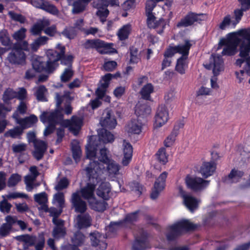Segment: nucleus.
Wrapping results in <instances>:
<instances>
[{
    "label": "nucleus",
    "mask_w": 250,
    "mask_h": 250,
    "mask_svg": "<svg viewBox=\"0 0 250 250\" xmlns=\"http://www.w3.org/2000/svg\"><path fill=\"white\" fill-rule=\"evenodd\" d=\"M95 146H97L96 144ZM100 152L98 154L94 152L95 147H92L90 151L87 153L86 157L90 160V162L86 167L91 168L94 173L99 170L102 171L99 175V179L102 181L104 172L107 171L109 175H116L119 174L120 166L109 156V152L107 149H102L101 146H97Z\"/></svg>",
    "instance_id": "obj_1"
},
{
    "label": "nucleus",
    "mask_w": 250,
    "mask_h": 250,
    "mask_svg": "<svg viewBox=\"0 0 250 250\" xmlns=\"http://www.w3.org/2000/svg\"><path fill=\"white\" fill-rule=\"evenodd\" d=\"M189 220H181L167 228L166 237L169 242H174L180 236L189 232L195 230L198 225L188 221Z\"/></svg>",
    "instance_id": "obj_2"
},
{
    "label": "nucleus",
    "mask_w": 250,
    "mask_h": 250,
    "mask_svg": "<svg viewBox=\"0 0 250 250\" xmlns=\"http://www.w3.org/2000/svg\"><path fill=\"white\" fill-rule=\"evenodd\" d=\"M85 170L88 178L89 182L85 187L81 188V190L78 191L81 194L82 197L87 200L89 203V201L93 200L95 198L94 191L95 187L96 185L101 181L99 179V176L101 175L102 171L99 170L95 174L92 172L91 168L87 167H85Z\"/></svg>",
    "instance_id": "obj_3"
},
{
    "label": "nucleus",
    "mask_w": 250,
    "mask_h": 250,
    "mask_svg": "<svg viewBox=\"0 0 250 250\" xmlns=\"http://www.w3.org/2000/svg\"><path fill=\"white\" fill-rule=\"evenodd\" d=\"M62 118L61 112L58 110L53 112H43L40 116V120L43 123L48 124L44 130V135L47 136L53 133L56 125L62 119Z\"/></svg>",
    "instance_id": "obj_4"
},
{
    "label": "nucleus",
    "mask_w": 250,
    "mask_h": 250,
    "mask_svg": "<svg viewBox=\"0 0 250 250\" xmlns=\"http://www.w3.org/2000/svg\"><path fill=\"white\" fill-rule=\"evenodd\" d=\"M99 139L95 140L92 142V144H89L86 146V155L87 156V153L90 151L91 148L93 147H95L93 151L96 152V154L99 153L100 149H98L97 146L94 145L97 144V146H101L102 149H107L104 146V144L112 143L114 140V135L106 129H102L98 133Z\"/></svg>",
    "instance_id": "obj_5"
},
{
    "label": "nucleus",
    "mask_w": 250,
    "mask_h": 250,
    "mask_svg": "<svg viewBox=\"0 0 250 250\" xmlns=\"http://www.w3.org/2000/svg\"><path fill=\"white\" fill-rule=\"evenodd\" d=\"M34 199L40 206L38 207V209L41 217H50V214L54 213L56 211L55 207H48V195L45 192L35 194L34 195Z\"/></svg>",
    "instance_id": "obj_6"
},
{
    "label": "nucleus",
    "mask_w": 250,
    "mask_h": 250,
    "mask_svg": "<svg viewBox=\"0 0 250 250\" xmlns=\"http://www.w3.org/2000/svg\"><path fill=\"white\" fill-rule=\"evenodd\" d=\"M27 138L29 143H33L35 148L33 152L34 157L38 161L41 160L47 149V144L43 141L36 138V134L34 132H29L27 134Z\"/></svg>",
    "instance_id": "obj_7"
},
{
    "label": "nucleus",
    "mask_w": 250,
    "mask_h": 250,
    "mask_svg": "<svg viewBox=\"0 0 250 250\" xmlns=\"http://www.w3.org/2000/svg\"><path fill=\"white\" fill-rule=\"evenodd\" d=\"M75 93L68 91H64L62 94L59 93H55V100L56 102V106L58 108H61V105L63 102H65L64 107V113L67 115L72 113V107L71 106V103L73 101L75 98Z\"/></svg>",
    "instance_id": "obj_8"
},
{
    "label": "nucleus",
    "mask_w": 250,
    "mask_h": 250,
    "mask_svg": "<svg viewBox=\"0 0 250 250\" xmlns=\"http://www.w3.org/2000/svg\"><path fill=\"white\" fill-rule=\"evenodd\" d=\"M239 43V40L232 34H230L227 39H221L219 42V46H225L222 54L227 56L234 55L236 53Z\"/></svg>",
    "instance_id": "obj_9"
},
{
    "label": "nucleus",
    "mask_w": 250,
    "mask_h": 250,
    "mask_svg": "<svg viewBox=\"0 0 250 250\" xmlns=\"http://www.w3.org/2000/svg\"><path fill=\"white\" fill-rule=\"evenodd\" d=\"M210 181L205 180L198 177L187 176L185 183L187 187L194 192L201 191L205 189L209 185Z\"/></svg>",
    "instance_id": "obj_10"
},
{
    "label": "nucleus",
    "mask_w": 250,
    "mask_h": 250,
    "mask_svg": "<svg viewBox=\"0 0 250 250\" xmlns=\"http://www.w3.org/2000/svg\"><path fill=\"white\" fill-rule=\"evenodd\" d=\"M17 44L14 43L12 51L7 57L8 62L13 64H23L26 60V55L21 49L17 47Z\"/></svg>",
    "instance_id": "obj_11"
},
{
    "label": "nucleus",
    "mask_w": 250,
    "mask_h": 250,
    "mask_svg": "<svg viewBox=\"0 0 250 250\" xmlns=\"http://www.w3.org/2000/svg\"><path fill=\"white\" fill-rule=\"evenodd\" d=\"M70 201L71 208H74L76 212L81 214L85 213L87 208V204L82 199L78 191L72 194Z\"/></svg>",
    "instance_id": "obj_12"
},
{
    "label": "nucleus",
    "mask_w": 250,
    "mask_h": 250,
    "mask_svg": "<svg viewBox=\"0 0 250 250\" xmlns=\"http://www.w3.org/2000/svg\"><path fill=\"white\" fill-rule=\"evenodd\" d=\"M92 6L98 9L96 15L100 18L102 23H104L109 15V11L107 9L108 0H94Z\"/></svg>",
    "instance_id": "obj_13"
},
{
    "label": "nucleus",
    "mask_w": 250,
    "mask_h": 250,
    "mask_svg": "<svg viewBox=\"0 0 250 250\" xmlns=\"http://www.w3.org/2000/svg\"><path fill=\"white\" fill-rule=\"evenodd\" d=\"M191 46L189 41L186 40L184 44H179L174 47H169L165 52L164 56L171 59L175 54L178 53L181 54H188L189 50Z\"/></svg>",
    "instance_id": "obj_14"
},
{
    "label": "nucleus",
    "mask_w": 250,
    "mask_h": 250,
    "mask_svg": "<svg viewBox=\"0 0 250 250\" xmlns=\"http://www.w3.org/2000/svg\"><path fill=\"white\" fill-rule=\"evenodd\" d=\"M206 67L210 69L212 67L214 75L217 76L224 70V62L222 57L219 55H212L209 59V63Z\"/></svg>",
    "instance_id": "obj_15"
},
{
    "label": "nucleus",
    "mask_w": 250,
    "mask_h": 250,
    "mask_svg": "<svg viewBox=\"0 0 250 250\" xmlns=\"http://www.w3.org/2000/svg\"><path fill=\"white\" fill-rule=\"evenodd\" d=\"M169 119L168 111L164 104L159 105L157 108L155 115V125L156 127H161Z\"/></svg>",
    "instance_id": "obj_16"
},
{
    "label": "nucleus",
    "mask_w": 250,
    "mask_h": 250,
    "mask_svg": "<svg viewBox=\"0 0 250 250\" xmlns=\"http://www.w3.org/2000/svg\"><path fill=\"white\" fill-rule=\"evenodd\" d=\"M146 16L147 17L146 22L148 27L150 28L155 29L158 34H162L166 25L165 21L162 18L156 20V18L153 14L146 15Z\"/></svg>",
    "instance_id": "obj_17"
},
{
    "label": "nucleus",
    "mask_w": 250,
    "mask_h": 250,
    "mask_svg": "<svg viewBox=\"0 0 250 250\" xmlns=\"http://www.w3.org/2000/svg\"><path fill=\"white\" fill-rule=\"evenodd\" d=\"M167 175V172H163L156 179L154 185V188L150 195L152 199L154 200L157 198L160 193L164 189Z\"/></svg>",
    "instance_id": "obj_18"
},
{
    "label": "nucleus",
    "mask_w": 250,
    "mask_h": 250,
    "mask_svg": "<svg viewBox=\"0 0 250 250\" xmlns=\"http://www.w3.org/2000/svg\"><path fill=\"white\" fill-rule=\"evenodd\" d=\"M100 123L103 127L109 129L115 127L117 121L111 110L108 109L104 110Z\"/></svg>",
    "instance_id": "obj_19"
},
{
    "label": "nucleus",
    "mask_w": 250,
    "mask_h": 250,
    "mask_svg": "<svg viewBox=\"0 0 250 250\" xmlns=\"http://www.w3.org/2000/svg\"><path fill=\"white\" fill-rule=\"evenodd\" d=\"M204 17V15L203 14H197L195 13L190 12L177 23V26L181 27L190 26L195 22H199L202 21Z\"/></svg>",
    "instance_id": "obj_20"
},
{
    "label": "nucleus",
    "mask_w": 250,
    "mask_h": 250,
    "mask_svg": "<svg viewBox=\"0 0 250 250\" xmlns=\"http://www.w3.org/2000/svg\"><path fill=\"white\" fill-rule=\"evenodd\" d=\"M12 117L16 120L17 124H19L23 130L33 126L38 122V118L33 114L24 118H19L18 112H15Z\"/></svg>",
    "instance_id": "obj_21"
},
{
    "label": "nucleus",
    "mask_w": 250,
    "mask_h": 250,
    "mask_svg": "<svg viewBox=\"0 0 250 250\" xmlns=\"http://www.w3.org/2000/svg\"><path fill=\"white\" fill-rule=\"evenodd\" d=\"M53 204H58V208H55L56 211L54 213L50 214V217L52 219H57L62 212V209L65 207L64 195L62 192H57L53 196Z\"/></svg>",
    "instance_id": "obj_22"
},
{
    "label": "nucleus",
    "mask_w": 250,
    "mask_h": 250,
    "mask_svg": "<svg viewBox=\"0 0 250 250\" xmlns=\"http://www.w3.org/2000/svg\"><path fill=\"white\" fill-rule=\"evenodd\" d=\"M91 245L93 247H97L102 250L106 249L107 244L105 241V237L104 235L95 231L90 233Z\"/></svg>",
    "instance_id": "obj_23"
},
{
    "label": "nucleus",
    "mask_w": 250,
    "mask_h": 250,
    "mask_svg": "<svg viewBox=\"0 0 250 250\" xmlns=\"http://www.w3.org/2000/svg\"><path fill=\"white\" fill-rule=\"evenodd\" d=\"M57 48L59 52L53 49H49L47 51L46 54L47 57V61L54 62H58L61 57L65 54V47L60 44H58Z\"/></svg>",
    "instance_id": "obj_24"
},
{
    "label": "nucleus",
    "mask_w": 250,
    "mask_h": 250,
    "mask_svg": "<svg viewBox=\"0 0 250 250\" xmlns=\"http://www.w3.org/2000/svg\"><path fill=\"white\" fill-rule=\"evenodd\" d=\"M151 110V108L147 104H142L140 102L137 104L135 107V114L137 118L140 121L144 122L146 121V118L150 114Z\"/></svg>",
    "instance_id": "obj_25"
},
{
    "label": "nucleus",
    "mask_w": 250,
    "mask_h": 250,
    "mask_svg": "<svg viewBox=\"0 0 250 250\" xmlns=\"http://www.w3.org/2000/svg\"><path fill=\"white\" fill-rule=\"evenodd\" d=\"M147 233L143 231L140 236L135 238L133 243L132 249L133 250H145L147 248Z\"/></svg>",
    "instance_id": "obj_26"
},
{
    "label": "nucleus",
    "mask_w": 250,
    "mask_h": 250,
    "mask_svg": "<svg viewBox=\"0 0 250 250\" xmlns=\"http://www.w3.org/2000/svg\"><path fill=\"white\" fill-rule=\"evenodd\" d=\"M136 220H122L123 221L119 222H111L109 226H106L105 228L106 231L105 234V238L108 237H113L116 235L120 223H132L134 221Z\"/></svg>",
    "instance_id": "obj_27"
},
{
    "label": "nucleus",
    "mask_w": 250,
    "mask_h": 250,
    "mask_svg": "<svg viewBox=\"0 0 250 250\" xmlns=\"http://www.w3.org/2000/svg\"><path fill=\"white\" fill-rule=\"evenodd\" d=\"M183 202L185 207L191 212H193L198 208L200 200L193 196L190 194L185 196Z\"/></svg>",
    "instance_id": "obj_28"
},
{
    "label": "nucleus",
    "mask_w": 250,
    "mask_h": 250,
    "mask_svg": "<svg viewBox=\"0 0 250 250\" xmlns=\"http://www.w3.org/2000/svg\"><path fill=\"white\" fill-rule=\"evenodd\" d=\"M133 152V148L131 144L125 140L123 141V154L122 164L124 166H127L130 163Z\"/></svg>",
    "instance_id": "obj_29"
},
{
    "label": "nucleus",
    "mask_w": 250,
    "mask_h": 250,
    "mask_svg": "<svg viewBox=\"0 0 250 250\" xmlns=\"http://www.w3.org/2000/svg\"><path fill=\"white\" fill-rule=\"evenodd\" d=\"M244 174L243 171L233 168L227 176L223 178V181L227 184L237 183L243 176Z\"/></svg>",
    "instance_id": "obj_30"
},
{
    "label": "nucleus",
    "mask_w": 250,
    "mask_h": 250,
    "mask_svg": "<svg viewBox=\"0 0 250 250\" xmlns=\"http://www.w3.org/2000/svg\"><path fill=\"white\" fill-rule=\"evenodd\" d=\"M145 122L139 119L132 120L126 126V130L129 133L139 134L142 131V126Z\"/></svg>",
    "instance_id": "obj_31"
},
{
    "label": "nucleus",
    "mask_w": 250,
    "mask_h": 250,
    "mask_svg": "<svg viewBox=\"0 0 250 250\" xmlns=\"http://www.w3.org/2000/svg\"><path fill=\"white\" fill-rule=\"evenodd\" d=\"M83 47L86 49H100V48H107L108 45L104 42L99 40H87L83 44Z\"/></svg>",
    "instance_id": "obj_32"
},
{
    "label": "nucleus",
    "mask_w": 250,
    "mask_h": 250,
    "mask_svg": "<svg viewBox=\"0 0 250 250\" xmlns=\"http://www.w3.org/2000/svg\"><path fill=\"white\" fill-rule=\"evenodd\" d=\"M216 169L214 162H204L201 167L200 172L204 178L212 175Z\"/></svg>",
    "instance_id": "obj_33"
},
{
    "label": "nucleus",
    "mask_w": 250,
    "mask_h": 250,
    "mask_svg": "<svg viewBox=\"0 0 250 250\" xmlns=\"http://www.w3.org/2000/svg\"><path fill=\"white\" fill-rule=\"evenodd\" d=\"M110 191V184L108 182H103L97 189V194L104 200H107L110 197L109 194Z\"/></svg>",
    "instance_id": "obj_34"
},
{
    "label": "nucleus",
    "mask_w": 250,
    "mask_h": 250,
    "mask_svg": "<svg viewBox=\"0 0 250 250\" xmlns=\"http://www.w3.org/2000/svg\"><path fill=\"white\" fill-rule=\"evenodd\" d=\"M69 130L75 134L80 129L83 125V119L76 116H73L70 121H69Z\"/></svg>",
    "instance_id": "obj_35"
},
{
    "label": "nucleus",
    "mask_w": 250,
    "mask_h": 250,
    "mask_svg": "<svg viewBox=\"0 0 250 250\" xmlns=\"http://www.w3.org/2000/svg\"><path fill=\"white\" fill-rule=\"evenodd\" d=\"M104 200H98L95 197L93 200L89 201V204L92 209L97 211L102 212L105 210L107 207V204Z\"/></svg>",
    "instance_id": "obj_36"
},
{
    "label": "nucleus",
    "mask_w": 250,
    "mask_h": 250,
    "mask_svg": "<svg viewBox=\"0 0 250 250\" xmlns=\"http://www.w3.org/2000/svg\"><path fill=\"white\" fill-rule=\"evenodd\" d=\"M188 54H182V56L179 58L177 61V63L175 66V70L181 74L185 73V69L187 66L186 63V60L188 58Z\"/></svg>",
    "instance_id": "obj_37"
},
{
    "label": "nucleus",
    "mask_w": 250,
    "mask_h": 250,
    "mask_svg": "<svg viewBox=\"0 0 250 250\" xmlns=\"http://www.w3.org/2000/svg\"><path fill=\"white\" fill-rule=\"evenodd\" d=\"M7 222L0 227V236L4 237L8 236L11 232L12 226L16 220H6Z\"/></svg>",
    "instance_id": "obj_38"
},
{
    "label": "nucleus",
    "mask_w": 250,
    "mask_h": 250,
    "mask_svg": "<svg viewBox=\"0 0 250 250\" xmlns=\"http://www.w3.org/2000/svg\"><path fill=\"white\" fill-rule=\"evenodd\" d=\"M154 91V87L150 83L145 85L141 89L140 93L143 99L150 101L151 100L150 94Z\"/></svg>",
    "instance_id": "obj_39"
},
{
    "label": "nucleus",
    "mask_w": 250,
    "mask_h": 250,
    "mask_svg": "<svg viewBox=\"0 0 250 250\" xmlns=\"http://www.w3.org/2000/svg\"><path fill=\"white\" fill-rule=\"evenodd\" d=\"M0 42L3 46L8 47V49H11L13 47L12 42L6 30H2L0 31Z\"/></svg>",
    "instance_id": "obj_40"
},
{
    "label": "nucleus",
    "mask_w": 250,
    "mask_h": 250,
    "mask_svg": "<svg viewBox=\"0 0 250 250\" xmlns=\"http://www.w3.org/2000/svg\"><path fill=\"white\" fill-rule=\"evenodd\" d=\"M85 239V235L80 230L76 231L72 238L73 245L76 247H81L84 243Z\"/></svg>",
    "instance_id": "obj_41"
},
{
    "label": "nucleus",
    "mask_w": 250,
    "mask_h": 250,
    "mask_svg": "<svg viewBox=\"0 0 250 250\" xmlns=\"http://www.w3.org/2000/svg\"><path fill=\"white\" fill-rule=\"evenodd\" d=\"M71 150L74 159L76 162L79 161L82 155V150L78 141H74L72 142Z\"/></svg>",
    "instance_id": "obj_42"
},
{
    "label": "nucleus",
    "mask_w": 250,
    "mask_h": 250,
    "mask_svg": "<svg viewBox=\"0 0 250 250\" xmlns=\"http://www.w3.org/2000/svg\"><path fill=\"white\" fill-rule=\"evenodd\" d=\"M131 30L129 24L124 25L118 32L117 35L121 41H124L128 38Z\"/></svg>",
    "instance_id": "obj_43"
},
{
    "label": "nucleus",
    "mask_w": 250,
    "mask_h": 250,
    "mask_svg": "<svg viewBox=\"0 0 250 250\" xmlns=\"http://www.w3.org/2000/svg\"><path fill=\"white\" fill-rule=\"evenodd\" d=\"M141 60V56L138 49L134 47L130 48V62L131 63H137Z\"/></svg>",
    "instance_id": "obj_44"
},
{
    "label": "nucleus",
    "mask_w": 250,
    "mask_h": 250,
    "mask_svg": "<svg viewBox=\"0 0 250 250\" xmlns=\"http://www.w3.org/2000/svg\"><path fill=\"white\" fill-rule=\"evenodd\" d=\"M20 240L25 243V249L28 247L33 246L35 245L36 237L25 234L20 236Z\"/></svg>",
    "instance_id": "obj_45"
},
{
    "label": "nucleus",
    "mask_w": 250,
    "mask_h": 250,
    "mask_svg": "<svg viewBox=\"0 0 250 250\" xmlns=\"http://www.w3.org/2000/svg\"><path fill=\"white\" fill-rule=\"evenodd\" d=\"M23 130L21 127L17 126L13 129H10L5 132V137H10L12 138H19L22 134Z\"/></svg>",
    "instance_id": "obj_46"
},
{
    "label": "nucleus",
    "mask_w": 250,
    "mask_h": 250,
    "mask_svg": "<svg viewBox=\"0 0 250 250\" xmlns=\"http://www.w3.org/2000/svg\"><path fill=\"white\" fill-rule=\"evenodd\" d=\"M26 29L24 27H22L15 32L12 35V37L17 42H20L25 39L26 37Z\"/></svg>",
    "instance_id": "obj_47"
},
{
    "label": "nucleus",
    "mask_w": 250,
    "mask_h": 250,
    "mask_svg": "<svg viewBox=\"0 0 250 250\" xmlns=\"http://www.w3.org/2000/svg\"><path fill=\"white\" fill-rule=\"evenodd\" d=\"M17 94L13 89L8 88L6 89L2 95V100L4 103H8L10 100L16 97Z\"/></svg>",
    "instance_id": "obj_48"
},
{
    "label": "nucleus",
    "mask_w": 250,
    "mask_h": 250,
    "mask_svg": "<svg viewBox=\"0 0 250 250\" xmlns=\"http://www.w3.org/2000/svg\"><path fill=\"white\" fill-rule=\"evenodd\" d=\"M45 26V24L42 21L34 24L30 29L31 34L33 35H40L43 30Z\"/></svg>",
    "instance_id": "obj_49"
},
{
    "label": "nucleus",
    "mask_w": 250,
    "mask_h": 250,
    "mask_svg": "<svg viewBox=\"0 0 250 250\" xmlns=\"http://www.w3.org/2000/svg\"><path fill=\"white\" fill-rule=\"evenodd\" d=\"M250 53V44L244 42L240 46L239 56L241 58H246Z\"/></svg>",
    "instance_id": "obj_50"
},
{
    "label": "nucleus",
    "mask_w": 250,
    "mask_h": 250,
    "mask_svg": "<svg viewBox=\"0 0 250 250\" xmlns=\"http://www.w3.org/2000/svg\"><path fill=\"white\" fill-rule=\"evenodd\" d=\"M42 10L52 14L54 15H58L59 11L57 7L53 4L50 3L48 1L45 2V4L43 5Z\"/></svg>",
    "instance_id": "obj_51"
},
{
    "label": "nucleus",
    "mask_w": 250,
    "mask_h": 250,
    "mask_svg": "<svg viewBox=\"0 0 250 250\" xmlns=\"http://www.w3.org/2000/svg\"><path fill=\"white\" fill-rule=\"evenodd\" d=\"M108 86L109 84L106 82L101 81V85L96 91V94L99 99H102L104 97Z\"/></svg>",
    "instance_id": "obj_52"
},
{
    "label": "nucleus",
    "mask_w": 250,
    "mask_h": 250,
    "mask_svg": "<svg viewBox=\"0 0 250 250\" xmlns=\"http://www.w3.org/2000/svg\"><path fill=\"white\" fill-rule=\"evenodd\" d=\"M73 74L74 71L71 68H66L61 76V81L62 82L69 81L73 76Z\"/></svg>",
    "instance_id": "obj_53"
},
{
    "label": "nucleus",
    "mask_w": 250,
    "mask_h": 250,
    "mask_svg": "<svg viewBox=\"0 0 250 250\" xmlns=\"http://www.w3.org/2000/svg\"><path fill=\"white\" fill-rule=\"evenodd\" d=\"M8 14L10 18L15 21L19 22L21 23H24L26 21V19L24 16L16 13L14 11H9Z\"/></svg>",
    "instance_id": "obj_54"
},
{
    "label": "nucleus",
    "mask_w": 250,
    "mask_h": 250,
    "mask_svg": "<svg viewBox=\"0 0 250 250\" xmlns=\"http://www.w3.org/2000/svg\"><path fill=\"white\" fill-rule=\"evenodd\" d=\"M158 161L163 165L167 162V157L166 155V149L164 148L159 149L156 154Z\"/></svg>",
    "instance_id": "obj_55"
},
{
    "label": "nucleus",
    "mask_w": 250,
    "mask_h": 250,
    "mask_svg": "<svg viewBox=\"0 0 250 250\" xmlns=\"http://www.w3.org/2000/svg\"><path fill=\"white\" fill-rule=\"evenodd\" d=\"M58 66V62L46 61L44 66V71L48 74L53 73Z\"/></svg>",
    "instance_id": "obj_56"
},
{
    "label": "nucleus",
    "mask_w": 250,
    "mask_h": 250,
    "mask_svg": "<svg viewBox=\"0 0 250 250\" xmlns=\"http://www.w3.org/2000/svg\"><path fill=\"white\" fill-rule=\"evenodd\" d=\"M86 7L80 0H76L73 3L72 12L74 14L80 13L83 11Z\"/></svg>",
    "instance_id": "obj_57"
},
{
    "label": "nucleus",
    "mask_w": 250,
    "mask_h": 250,
    "mask_svg": "<svg viewBox=\"0 0 250 250\" xmlns=\"http://www.w3.org/2000/svg\"><path fill=\"white\" fill-rule=\"evenodd\" d=\"M62 34L66 38L72 39H74L77 35V31L75 27L70 26L68 28L64 29Z\"/></svg>",
    "instance_id": "obj_58"
},
{
    "label": "nucleus",
    "mask_w": 250,
    "mask_h": 250,
    "mask_svg": "<svg viewBox=\"0 0 250 250\" xmlns=\"http://www.w3.org/2000/svg\"><path fill=\"white\" fill-rule=\"evenodd\" d=\"M21 181V176L18 174H12L7 182V186L9 187H13Z\"/></svg>",
    "instance_id": "obj_59"
},
{
    "label": "nucleus",
    "mask_w": 250,
    "mask_h": 250,
    "mask_svg": "<svg viewBox=\"0 0 250 250\" xmlns=\"http://www.w3.org/2000/svg\"><path fill=\"white\" fill-rule=\"evenodd\" d=\"M131 190L134 191L138 195H140L142 193L143 187L137 182H132L128 185Z\"/></svg>",
    "instance_id": "obj_60"
},
{
    "label": "nucleus",
    "mask_w": 250,
    "mask_h": 250,
    "mask_svg": "<svg viewBox=\"0 0 250 250\" xmlns=\"http://www.w3.org/2000/svg\"><path fill=\"white\" fill-rule=\"evenodd\" d=\"M29 171L31 174V175H27L25 177L24 179L26 180L30 181H34L36 178L39 175V172L37 170V167L36 166H32L29 168Z\"/></svg>",
    "instance_id": "obj_61"
},
{
    "label": "nucleus",
    "mask_w": 250,
    "mask_h": 250,
    "mask_svg": "<svg viewBox=\"0 0 250 250\" xmlns=\"http://www.w3.org/2000/svg\"><path fill=\"white\" fill-rule=\"evenodd\" d=\"M2 197L3 199L0 202V210L2 212L8 213L12 205L7 201L4 196H2Z\"/></svg>",
    "instance_id": "obj_62"
},
{
    "label": "nucleus",
    "mask_w": 250,
    "mask_h": 250,
    "mask_svg": "<svg viewBox=\"0 0 250 250\" xmlns=\"http://www.w3.org/2000/svg\"><path fill=\"white\" fill-rule=\"evenodd\" d=\"M44 63L38 59H35L32 62V67L36 72H40L44 71Z\"/></svg>",
    "instance_id": "obj_63"
},
{
    "label": "nucleus",
    "mask_w": 250,
    "mask_h": 250,
    "mask_svg": "<svg viewBox=\"0 0 250 250\" xmlns=\"http://www.w3.org/2000/svg\"><path fill=\"white\" fill-rule=\"evenodd\" d=\"M69 185V181L65 177L62 178L59 180L55 187V189L57 191H61L67 188Z\"/></svg>",
    "instance_id": "obj_64"
}]
</instances>
